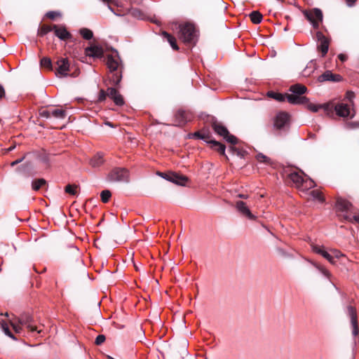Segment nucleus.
I'll use <instances>...</instances> for the list:
<instances>
[{"label": "nucleus", "instance_id": "63", "mask_svg": "<svg viewBox=\"0 0 359 359\" xmlns=\"http://www.w3.org/2000/svg\"><path fill=\"white\" fill-rule=\"evenodd\" d=\"M108 358H109V359H114V358H112V357H111V356H108Z\"/></svg>", "mask_w": 359, "mask_h": 359}, {"label": "nucleus", "instance_id": "40", "mask_svg": "<svg viewBox=\"0 0 359 359\" xmlns=\"http://www.w3.org/2000/svg\"><path fill=\"white\" fill-rule=\"evenodd\" d=\"M77 187L75 185L68 184L65 187V192L71 194L76 195Z\"/></svg>", "mask_w": 359, "mask_h": 359}, {"label": "nucleus", "instance_id": "42", "mask_svg": "<svg viewBox=\"0 0 359 359\" xmlns=\"http://www.w3.org/2000/svg\"><path fill=\"white\" fill-rule=\"evenodd\" d=\"M276 252L278 253V255L283 257H291V255L287 252V251H285L284 249L281 248H276Z\"/></svg>", "mask_w": 359, "mask_h": 359}, {"label": "nucleus", "instance_id": "50", "mask_svg": "<svg viewBox=\"0 0 359 359\" xmlns=\"http://www.w3.org/2000/svg\"><path fill=\"white\" fill-rule=\"evenodd\" d=\"M359 126V123H356V122H351V123H348L346 124V128H356V127H358Z\"/></svg>", "mask_w": 359, "mask_h": 359}, {"label": "nucleus", "instance_id": "8", "mask_svg": "<svg viewBox=\"0 0 359 359\" xmlns=\"http://www.w3.org/2000/svg\"><path fill=\"white\" fill-rule=\"evenodd\" d=\"M347 313L351 318V325L352 327V334L353 337H356L358 334V326L356 311L352 306L347 307Z\"/></svg>", "mask_w": 359, "mask_h": 359}, {"label": "nucleus", "instance_id": "10", "mask_svg": "<svg viewBox=\"0 0 359 359\" xmlns=\"http://www.w3.org/2000/svg\"><path fill=\"white\" fill-rule=\"evenodd\" d=\"M316 38L318 41V48L322 53V56H325L329 48V41L320 32L316 33Z\"/></svg>", "mask_w": 359, "mask_h": 359}, {"label": "nucleus", "instance_id": "6", "mask_svg": "<svg viewBox=\"0 0 359 359\" xmlns=\"http://www.w3.org/2000/svg\"><path fill=\"white\" fill-rule=\"evenodd\" d=\"M15 320L21 325L26 327L30 332H36L40 333L41 330L33 325L34 319L33 317L29 313H22L19 316H15Z\"/></svg>", "mask_w": 359, "mask_h": 359}, {"label": "nucleus", "instance_id": "14", "mask_svg": "<svg viewBox=\"0 0 359 359\" xmlns=\"http://www.w3.org/2000/svg\"><path fill=\"white\" fill-rule=\"evenodd\" d=\"M162 177L168 181L181 186H184L187 181V178L185 176L180 175L177 173L165 174Z\"/></svg>", "mask_w": 359, "mask_h": 359}, {"label": "nucleus", "instance_id": "5", "mask_svg": "<svg viewBox=\"0 0 359 359\" xmlns=\"http://www.w3.org/2000/svg\"><path fill=\"white\" fill-rule=\"evenodd\" d=\"M304 15L315 29L318 28L323 21V13L319 8H316L306 11Z\"/></svg>", "mask_w": 359, "mask_h": 359}, {"label": "nucleus", "instance_id": "29", "mask_svg": "<svg viewBox=\"0 0 359 359\" xmlns=\"http://www.w3.org/2000/svg\"><path fill=\"white\" fill-rule=\"evenodd\" d=\"M10 325H11L12 328L17 334H21L22 332V326L16 320L15 317L13 318L12 319L9 320Z\"/></svg>", "mask_w": 359, "mask_h": 359}, {"label": "nucleus", "instance_id": "30", "mask_svg": "<svg viewBox=\"0 0 359 359\" xmlns=\"http://www.w3.org/2000/svg\"><path fill=\"white\" fill-rule=\"evenodd\" d=\"M290 179L297 185L299 186L300 184H302L304 182V180L302 177L299 175L297 172H292L290 174Z\"/></svg>", "mask_w": 359, "mask_h": 359}, {"label": "nucleus", "instance_id": "25", "mask_svg": "<svg viewBox=\"0 0 359 359\" xmlns=\"http://www.w3.org/2000/svg\"><path fill=\"white\" fill-rule=\"evenodd\" d=\"M104 162L103 156L101 154H97L93 158H92L90 161V164L93 168H97L100 166Z\"/></svg>", "mask_w": 359, "mask_h": 359}, {"label": "nucleus", "instance_id": "56", "mask_svg": "<svg viewBox=\"0 0 359 359\" xmlns=\"http://www.w3.org/2000/svg\"><path fill=\"white\" fill-rule=\"evenodd\" d=\"M238 196L241 198H244V199L248 198V195H247V194H238Z\"/></svg>", "mask_w": 359, "mask_h": 359}, {"label": "nucleus", "instance_id": "54", "mask_svg": "<svg viewBox=\"0 0 359 359\" xmlns=\"http://www.w3.org/2000/svg\"><path fill=\"white\" fill-rule=\"evenodd\" d=\"M194 135L196 137H198L199 138L203 139V140L205 139V135L201 134L199 132L195 133Z\"/></svg>", "mask_w": 359, "mask_h": 359}, {"label": "nucleus", "instance_id": "12", "mask_svg": "<svg viewBox=\"0 0 359 359\" xmlns=\"http://www.w3.org/2000/svg\"><path fill=\"white\" fill-rule=\"evenodd\" d=\"M103 53L102 48L96 45L88 46L85 49L86 55L93 58L102 57Z\"/></svg>", "mask_w": 359, "mask_h": 359}, {"label": "nucleus", "instance_id": "60", "mask_svg": "<svg viewBox=\"0 0 359 359\" xmlns=\"http://www.w3.org/2000/svg\"><path fill=\"white\" fill-rule=\"evenodd\" d=\"M17 172H20L21 171V167H18L17 169H16Z\"/></svg>", "mask_w": 359, "mask_h": 359}, {"label": "nucleus", "instance_id": "48", "mask_svg": "<svg viewBox=\"0 0 359 359\" xmlns=\"http://www.w3.org/2000/svg\"><path fill=\"white\" fill-rule=\"evenodd\" d=\"M107 96V91H104V90H101L99 94V100L100 101H104Z\"/></svg>", "mask_w": 359, "mask_h": 359}, {"label": "nucleus", "instance_id": "45", "mask_svg": "<svg viewBox=\"0 0 359 359\" xmlns=\"http://www.w3.org/2000/svg\"><path fill=\"white\" fill-rule=\"evenodd\" d=\"M105 337L103 334L98 335L95 339V344L97 345L102 344L105 341Z\"/></svg>", "mask_w": 359, "mask_h": 359}, {"label": "nucleus", "instance_id": "19", "mask_svg": "<svg viewBox=\"0 0 359 359\" xmlns=\"http://www.w3.org/2000/svg\"><path fill=\"white\" fill-rule=\"evenodd\" d=\"M341 80V76L339 74H332L330 71H326L323 74H321L318 77V81L320 82L323 81H340Z\"/></svg>", "mask_w": 359, "mask_h": 359}, {"label": "nucleus", "instance_id": "1", "mask_svg": "<svg viewBox=\"0 0 359 359\" xmlns=\"http://www.w3.org/2000/svg\"><path fill=\"white\" fill-rule=\"evenodd\" d=\"M107 65L111 73L109 78L110 83L114 86H118L122 79V74L121 71L118 72L121 68V61L117 53L115 55H108Z\"/></svg>", "mask_w": 359, "mask_h": 359}, {"label": "nucleus", "instance_id": "22", "mask_svg": "<svg viewBox=\"0 0 359 359\" xmlns=\"http://www.w3.org/2000/svg\"><path fill=\"white\" fill-rule=\"evenodd\" d=\"M306 87L300 83L294 84L290 87V91L293 95H302L303 94L306 93Z\"/></svg>", "mask_w": 359, "mask_h": 359}, {"label": "nucleus", "instance_id": "55", "mask_svg": "<svg viewBox=\"0 0 359 359\" xmlns=\"http://www.w3.org/2000/svg\"><path fill=\"white\" fill-rule=\"evenodd\" d=\"M140 13V11L136 10V9L132 11V15L135 16V17L139 16Z\"/></svg>", "mask_w": 359, "mask_h": 359}, {"label": "nucleus", "instance_id": "11", "mask_svg": "<svg viewBox=\"0 0 359 359\" xmlns=\"http://www.w3.org/2000/svg\"><path fill=\"white\" fill-rule=\"evenodd\" d=\"M107 94L114 103L118 106H122L124 104V100L122 95L118 92V90L113 87H109L107 90Z\"/></svg>", "mask_w": 359, "mask_h": 359}, {"label": "nucleus", "instance_id": "47", "mask_svg": "<svg viewBox=\"0 0 359 359\" xmlns=\"http://www.w3.org/2000/svg\"><path fill=\"white\" fill-rule=\"evenodd\" d=\"M52 30H54L53 27H49V26L43 27L41 29V35H44L46 34H47L48 32H51Z\"/></svg>", "mask_w": 359, "mask_h": 359}, {"label": "nucleus", "instance_id": "27", "mask_svg": "<svg viewBox=\"0 0 359 359\" xmlns=\"http://www.w3.org/2000/svg\"><path fill=\"white\" fill-rule=\"evenodd\" d=\"M0 325H1L3 332H4V334L6 336H8V337H10L11 339H12L14 341L17 340V338L12 334V332H11V330L9 329L8 323L5 320H1L0 322Z\"/></svg>", "mask_w": 359, "mask_h": 359}, {"label": "nucleus", "instance_id": "44", "mask_svg": "<svg viewBox=\"0 0 359 359\" xmlns=\"http://www.w3.org/2000/svg\"><path fill=\"white\" fill-rule=\"evenodd\" d=\"M331 255L333 256V259L334 260L335 259H339V257H341V256H343V254L337 250H331Z\"/></svg>", "mask_w": 359, "mask_h": 359}, {"label": "nucleus", "instance_id": "46", "mask_svg": "<svg viewBox=\"0 0 359 359\" xmlns=\"http://www.w3.org/2000/svg\"><path fill=\"white\" fill-rule=\"evenodd\" d=\"M59 15H60V13L56 11H49L46 13V16L50 19H54Z\"/></svg>", "mask_w": 359, "mask_h": 359}, {"label": "nucleus", "instance_id": "4", "mask_svg": "<svg viewBox=\"0 0 359 359\" xmlns=\"http://www.w3.org/2000/svg\"><path fill=\"white\" fill-rule=\"evenodd\" d=\"M212 128L214 131L222 137L227 142L231 144H236L238 143V139L233 135H231L227 128L219 123H213Z\"/></svg>", "mask_w": 359, "mask_h": 359}, {"label": "nucleus", "instance_id": "39", "mask_svg": "<svg viewBox=\"0 0 359 359\" xmlns=\"http://www.w3.org/2000/svg\"><path fill=\"white\" fill-rule=\"evenodd\" d=\"M111 192L109 190H104L101 192L100 196L102 202L107 203L111 197Z\"/></svg>", "mask_w": 359, "mask_h": 359}, {"label": "nucleus", "instance_id": "36", "mask_svg": "<svg viewBox=\"0 0 359 359\" xmlns=\"http://www.w3.org/2000/svg\"><path fill=\"white\" fill-rule=\"evenodd\" d=\"M256 159L261 163H264L267 165H269L271 163V159L265 156L264 154L259 153L256 156Z\"/></svg>", "mask_w": 359, "mask_h": 359}, {"label": "nucleus", "instance_id": "26", "mask_svg": "<svg viewBox=\"0 0 359 359\" xmlns=\"http://www.w3.org/2000/svg\"><path fill=\"white\" fill-rule=\"evenodd\" d=\"M178 126H183L187 121V113L185 111L179 110L176 114Z\"/></svg>", "mask_w": 359, "mask_h": 359}, {"label": "nucleus", "instance_id": "18", "mask_svg": "<svg viewBox=\"0 0 359 359\" xmlns=\"http://www.w3.org/2000/svg\"><path fill=\"white\" fill-rule=\"evenodd\" d=\"M289 121V115L285 112L278 113L274 121V126L276 128L281 129L283 128Z\"/></svg>", "mask_w": 359, "mask_h": 359}, {"label": "nucleus", "instance_id": "13", "mask_svg": "<svg viewBox=\"0 0 359 359\" xmlns=\"http://www.w3.org/2000/svg\"><path fill=\"white\" fill-rule=\"evenodd\" d=\"M306 104L307 108L313 112H317L320 109H323L327 115H330L332 113L333 106L329 103L315 104L308 102Z\"/></svg>", "mask_w": 359, "mask_h": 359}, {"label": "nucleus", "instance_id": "37", "mask_svg": "<svg viewBox=\"0 0 359 359\" xmlns=\"http://www.w3.org/2000/svg\"><path fill=\"white\" fill-rule=\"evenodd\" d=\"M310 194L313 199L318 200L320 202H323L324 198L321 194V192L318 190H313L311 191Z\"/></svg>", "mask_w": 359, "mask_h": 359}, {"label": "nucleus", "instance_id": "62", "mask_svg": "<svg viewBox=\"0 0 359 359\" xmlns=\"http://www.w3.org/2000/svg\"><path fill=\"white\" fill-rule=\"evenodd\" d=\"M351 96H353V93H351V95H348L349 99L351 98Z\"/></svg>", "mask_w": 359, "mask_h": 359}, {"label": "nucleus", "instance_id": "35", "mask_svg": "<svg viewBox=\"0 0 359 359\" xmlns=\"http://www.w3.org/2000/svg\"><path fill=\"white\" fill-rule=\"evenodd\" d=\"M80 34H81L83 39L87 40L92 39L93 36V32L86 28L81 29L80 30Z\"/></svg>", "mask_w": 359, "mask_h": 359}, {"label": "nucleus", "instance_id": "43", "mask_svg": "<svg viewBox=\"0 0 359 359\" xmlns=\"http://www.w3.org/2000/svg\"><path fill=\"white\" fill-rule=\"evenodd\" d=\"M312 250L314 252L317 253V254H319V255H322L323 252H324L325 249L323 248V247L322 246H319V245H313L312 246Z\"/></svg>", "mask_w": 359, "mask_h": 359}, {"label": "nucleus", "instance_id": "41", "mask_svg": "<svg viewBox=\"0 0 359 359\" xmlns=\"http://www.w3.org/2000/svg\"><path fill=\"white\" fill-rule=\"evenodd\" d=\"M321 256L325 258L331 264H335V260L333 259V256L331 255V253L327 252L326 250H324Z\"/></svg>", "mask_w": 359, "mask_h": 359}, {"label": "nucleus", "instance_id": "16", "mask_svg": "<svg viewBox=\"0 0 359 359\" xmlns=\"http://www.w3.org/2000/svg\"><path fill=\"white\" fill-rule=\"evenodd\" d=\"M57 69L56 71V74L60 75V76H67V72L69 69V64L66 58H61L58 60L57 62Z\"/></svg>", "mask_w": 359, "mask_h": 359}, {"label": "nucleus", "instance_id": "49", "mask_svg": "<svg viewBox=\"0 0 359 359\" xmlns=\"http://www.w3.org/2000/svg\"><path fill=\"white\" fill-rule=\"evenodd\" d=\"M25 158V156H23L22 157L13 161L12 163H11V167H14L16 165L20 163L21 162H22L24 161V159Z\"/></svg>", "mask_w": 359, "mask_h": 359}, {"label": "nucleus", "instance_id": "53", "mask_svg": "<svg viewBox=\"0 0 359 359\" xmlns=\"http://www.w3.org/2000/svg\"><path fill=\"white\" fill-rule=\"evenodd\" d=\"M5 95V90L2 86L0 85V99Z\"/></svg>", "mask_w": 359, "mask_h": 359}, {"label": "nucleus", "instance_id": "34", "mask_svg": "<svg viewBox=\"0 0 359 359\" xmlns=\"http://www.w3.org/2000/svg\"><path fill=\"white\" fill-rule=\"evenodd\" d=\"M312 264L326 278H330L331 276V274L329 271H327L326 269H325L323 266L312 262Z\"/></svg>", "mask_w": 359, "mask_h": 359}, {"label": "nucleus", "instance_id": "52", "mask_svg": "<svg viewBox=\"0 0 359 359\" xmlns=\"http://www.w3.org/2000/svg\"><path fill=\"white\" fill-rule=\"evenodd\" d=\"M338 57H339V59L341 62H344V61H346V60H347V56H346V55H344V54H342V53L339 54V55H338Z\"/></svg>", "mask_w": 359, "mask_h": 359}, {"label": "nucleus", "instance_id": "23", "mask_svg": "<svg viewBox=\"0 0 359 359\" xmlns=\"http://www.w3.org/2000/svg\"><path fill=\"white\" fill-rule=\"evenodd\" d=\"M208 143L210 144L212 149L217 151L221 154L224 155L226 149L224 144L215 140H210Z\"/></svg>", "mask_w": 359, "mask_h": 359}, {"label": "nucleus", "instance_id": "21", "mask_svg": "<svg viewBox=\"0 0 359 359\" xmlns=\"http://www.w3.org/2000/svg\"><path fill=\"white\" fill-rule=\"evenodd\" d=\"M55 34L61 40H66L70 38V34L67 31L65 27H58L56 25L53 26Z\"/></svg>", "mask_w": 359, "mask_h": 359}, {"label": "nucleus", "instance_id": "59", "mask_svg": "<svg viewBox=\"0 0 359 359\" xmlns=\"http://www.w3.org/2000/svg\"><path fill=\"white\" fill-rule=\"evenodd\" d=\"M106 125H107V126H109L110 127H113L112 124L110 122H107Z\"/></svg>", "mask_w": 359, "mask_h": 359}, {"label": "nucleus", "instance_id": "28", "mask_svg": "<svg viewBox=\"0 0 359 359\" xmlns=\"http://www.w3.org/2000/svg\"><path fill=\"white\" fill-rule=\"evenodd\" d=\"M251 21L254 24H259L262 22L263 16L262 15L257 11H254L249 15Z\"/></svg>", "mask_w": 359, "mask_h": 359}, {"label": "nucleus", "instance_id": "58", "mask_svg": "<svg viewBox=\"0 0 359 359\" xmlns=\"http://www.w3.org/2000/svg\"><path fill=\"white\" fill-rule=\"evenodd\" d=\"M46 111H43L42 113H41V115L43 116V117H46L47 118V114H44Z\"/></svg>", "mask_w": 359, "mask_h": 359}, {"label": "nucleus", "instance_id": "2", "mask_svg": "<svg viewBox=\"0 0 359 359\" xmlns=\"http://www.w3.org/2000/svg\"><path fill=\"white\" fill-rule=\"evenodd\" d=\"M338 211L341 212V216L344 219L353 222V221L359 224V216L354 215L355 212L353 205L348 201L343 198H338L336 203Z\"/></svg>", "mask_w": 359, "mask_h": 359}, {"label": "nucleus", "instance_id": "15", "mask_svg": "<svg viewBox=\"0 0 359 359\" xmlns=\"http://www.w3.org/2000/svg\"><path fill=\"white\" fill-rule=\"evenodd\" d=\"M337 114L341 117L350 116L353 118L354 114H351V109L348 104L345 103H339L334 107Z\"/></svg>", "mask_w": 359, "mask_h": 359}, {"label": "nucleus", "instance_id": "24", "mask_svg": "<svg viewBox=\"0 0 359 359\" xmlns=\"http://www.w3.org/2000/svg\"><path fill=\"white\" fill-rule=\"evenodd\" d=\"M162 35L163 36L164 39H165L168 41V42L170 43V46L173 50H177L179 49L176 43V39L174 36H172L166 32H163Z\"/></svg>", "mask_w": 359, "mask_h": 359}, {"label": "nucleus", "instance_id": "57", "mask_svg": "<svg viewBox=\"0 0 359 359\" xmlns=\"http://www.w3.org/2000/svg\"><path fill=\"white\" fill-rule=\"evenodd\" d=\"M314 186V182L313 181L310 182L309 187H312Z\"/></svg>", "mask_w": 359, "mask_h": 359}, {"label": "nucleus", "instance_id": "61", "mask_svg": "<svg viewBox=\"0 0 359 359\" xmlns=\"http://www.w3.org/2000/svg\"><path fill=\"white\" fill-rule=\"evenodd\" d=\"M1 315H3V313H1ZM4 316H8V313H6L4 314Z\"/></svg>", "mask_w": 359, "mask_h": 359}, {"label": "nucleus", "instance_id": "3", "mask_svg": "<svg viewBox=\"0 0 359 359\" xmlns=\"http://www.w3.org/2000/svg\"><path fill=\"white\" fill-rule=\"evenodd\" d=\"M179 37L186 43H195L197 40V31L195 27L190 23H185L179 26Z\"/></svg>", "mask_w": 359, "mask_h": 359}, {"label": "nucleus", "instance_id": "7", "mask_svg": "<svg viewBox=\"0 0 359 359\" xmlns=\"http://www.w3.org/2000/svg\"><path fill=\"white\" fill-rule=\"evenodd\" d=\"M108 178L111 182H128V172L124 168H115L109 174Z\"/></svg>", "mask_w": 359, "mask_h": 359}, {"label": "nucleus", "instance_id": "31", "mask_svg": "<svg viewBox=\"0 0 359 359\" xmlns=\"http://www.w3.org/2000/svg\"><path fill=\"white\" fill-rule=\"evenodd\" d=\"M46 184V181L43 179H37L35 180H33L32 182V188L34 191H38L41 187L44 186Z\"/></svg>", "mask_w": 359, "mask_h": 359}, {"label": "nucleus", "instance_id": "17", "mask_svg": "<svg viewBox=\"0 0 359 359\" xmlns=\"http://www.w3.org/2000/svg\"><path fill=\"white\" fill-rule=\"evenodd\" d=\"M285 100L292 104H305L309 102L306 97L293 94H285Z\"/></svg>", "mask_w": 359, "mask_h": 359}, {"label": "nucleus", "instance_id": "20", "mask_svg": "<svg viewBox=\"0 0 359 359\" xmlns=\"http://www.w3.org/2000/svg\"><path fill=\"white\" fill-rule=\"evenodd\" d=\"M44 114H47V118L53 117L57 119H63L66 116L65 111L60 109L46 110Z\"/></svg>", "mask_w": 359, "mask_h": 359}, {"label": "nucleus", "instance_id": "33", "mask_svg": "<svg viewBox=\"0 0 359 359\" xmlns=\"http://www.w3.org/2000/svg\"><path fill=\"white\" fill-rule=\"evenodd\" d=\"M103 2L104 3H107L108 4V8L116 15L117 16H123V13H118V12H116L115 11L112 7L111 6L110 4H113V5H116L118 6V1L117 0H102Z\"/></svg>", "mask_w": 359, "mask_h": 359}, {"label": "nucleus", "instance_id": "32", "mask_svg": "<svg viewBox=\"0 0 359 359\" xmlns=\"http://www.w3.org/2000/svg\"><path fill=\"white\" fill-rule=\"evenodd\" d=\"M267 95L269 97H271L277 101H279V102L285 101V95L278 93H275L273 91L268 92Z\"/></svg>", "mask_w": 359, "mask_h": 359}, {"label": "nucleus", "instance_id": "38", "mask_svg": "<svg viewBox=\"0 0 359 359\" xmlns=\"http://www.w3.org/2000/svg\"><path fill=\"white\" fill-rule=\"evenodd\" d=\"M41 65L43 67L47 68V69H51L52 68V62L49 57H43L41 60Z\"/></svg>", "mask_w": 359, "mask_h": 359}, {"label": "nucleus", "instance_id": "51", "mask_svg": "<svg viewBox=\"0 0 359 359\" xmlns=\"http://www.w3.org/2000/svg\"><path fill=\"white\" fill-rule=\"evenodd\" d=\"M347 6L349 7H352L355 5V3L357 0H346Z\"/></svg>", "mask_w": 359, "mask_h": 359}, {"label": "nucleus", "instance_id": "9", "mask_svg": "<svg viewBox=\"0 0 359 359\" xmlns=\"http://www.w3.org/2000/svg\"><path fill=\"white\" fill-rule=\"evenodd\" d=\"M236 208L238 212L243 216L247 217L250 220H255L256 217L250 212L246 203L242 201H238L236 203Z\"/></svg>", "mask_w": 359, "mask_h": 359}]
</instances>
